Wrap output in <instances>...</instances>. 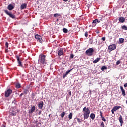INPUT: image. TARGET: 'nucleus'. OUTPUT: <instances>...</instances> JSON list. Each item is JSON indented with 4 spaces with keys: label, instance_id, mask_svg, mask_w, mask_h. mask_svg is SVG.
<instances>
[{
    "label": "nucleus",
    "instance_id": "13",
    "mask_svg": "<svg viewBox=\"0 0 127 127\" xmlns=\"http://www.w3.org/2000/svg\"><path fill=\"white\" fill-rule=\"evenodd\" d=\"M118 20H119V22L123 23V22H125V18H124L123 17H120L119 18Z\"/></svg>",
    "mask_w": 127,
    "mask_h": 127
},
{
    "label": "nucleus",
    "instance_id": "43",
    "mask_svg": "<svg viewBox=\"0 0 127 127\" xmlns=\"http://www.w3.org/2000/svg\"><path fill=\"white\" fill-rule=\"evenodd\" d=\"M100 116L101 117V118H102V117H103V113H102V111H100Z\"/></svg>",
    "mask_w": 127,
    "mask_h": 127
},
{
    "label": "nucleus",
    "instance_id": "22",
    "mask_svg": "<svg viewBox=\"0 0 127 127\" xmlns=\"http://www.w3.org/2000/svg\"><path fill=\"white\" fill-rule=\"evenodd\" d=\"M65 112H64L61 114V116L62 119L64 118V117L65 116Z\"/></svg>",
    "mask_w": 127,
    "mask_h": 127
},
{
    "label": "nucleus",
    "instance_id": "11",
    "mask_svg": "<svg viewBox=\"0 0 127 127\" xmlns=\"http://www.w3.org/2000/svg\"><path fill=\"white\" fill-rule=\"evenodd\" d=\"M43 105H44L43 101H40L38 103V107L39 108V109H42V108H43Z\"/></svg>",
    "mask_w": 127,
    "mask_h": 127
},
{
    "label": "nucleus",
    "instance_id": "12",
    "mask_svg": "<svg viewBox=\"0 0 127 127\" xmlns=\"http://www.w3.org/2000/svg\"><path fill=\"white\" fill-rule=\"evenodd\" d=\"M63 53H64V51L63 49H60L58 51L59 56H61V55H63Z\"/></svg>",
    "mask_w": 127,
    "mask_h": 127
},
{
    "label": "nucleus",
    "instance_id": "25",
    "mask_svg": "<svg viewBox=\"0 0 127 127\" xmlns=\"http://www.w3.org/2000/svg\"><path fill=\"white\" fill-rule=\"evenodd\" d=\"M101 70L102 71H105V70H107V67H106V66H102L101 68Z\"/></svg>",
    "mask_w": 127,
    "mask_h": 127
},
{
    "label": "nucleus",
    "instance_id": "19",
    "mask_svg": "<svg viewBox=\"0 0 127 127\" xmlns=\"http://www.w3.org/2000/svg\"><path fill=\"white\" fill-rule=\"evenodd\" d=\"M99 60H101V58H97L94 61H93V63H97L99 62Z\"/></svg>",
    "mask_w": 127,
    "mask_h": 127
},
{
    "label": "nucleus",
    "instance_id": "42",
    "mask_svg": "<svg viewBox=\"0 0 127 127\" xmlns=\"http://www.w3.org/2000/svg\"><path fill=\"white\" fill-rule=\"evenodd\" d=\"M12 104H14V105L16 104V100H14L12 101Z\"/></svg>",
    "mask_w": 127,
    "mask_h": 127
},
{
    "label": "nucleus",
    "instance_id": "47",
    "mask_svg": "<svg viewBox=\"0 0 127 127\" xmlns=\"http://www.w3.org/2000/svg\"><path fill=\"white\" fill-rule=\"evenodd\" d=\"M115 111L113 109L111 110V112H112V114H114Z\"/></svg>",
    "mask_w": 127,
    "mask_h": 127
},
{
    "label": "nucleus",
    "instance_id": "38",
    "mask_svg": "<svg viewBox=\"0 0 127 127\" xmlns=\"http://www.w3.org/2000/svg\"><path fill=\"white\" fill-rule=\"evenodd\" d=\"M102 120L104 122H106V119H105V117H102Z\"/></svg>",
    "mask_w": 127,
    "mask_h": 127
},
{
    "label": "nucleus",
    "instance_id": "40",
    "mask_svg": "<svg viewBox=\"0 0 127 127\" xmlns=\"http://www.w3.org/2000/svg\"><path fill=\"white\" fill-rule=\"evenodd\" d=\"M120 61H117L116 62V65H119V64H120Z\"/></svg>",
    "mask_w": 127,
    "mask_h": 127
},
{
    "label": "nucleus",
    "instance_id": "9",
    "mask_svg": "<svg viewBox=\"0 0 127 127\" xmlns=\"http://www.w3.org/2000/svg\"><path fill=\"white\" fill-rule=\"evenodd\" d=\"M35 111V106L34 105H31V109L29 110V114H32L34 113V111Z\"/></svg>",
    "mask_w": 127,
    "mask_h": 127
},
{
    "label": "nucleus",
    "instance_id": "17",
    "mask_svg": "<svg viewBox=\"0 0 127 127\" xmlns=\"http://www.w3.org/2000/svg\"><path fill=\"white\" fill-rule=\"evenodd\" d=\"M90 117L92 120H94L95 119V117H96V115L94 113H91Z\"/></svg>",
    "mask_w": 127,
    "mask_h": 127
},
{
    "label": "nucleus",
    "instance_id": "41",
    "mask_svg": "<svg viewBox=\"0 0 127 127\" xmlns=\"http://www.w3.org/2000/svg\"><path fill=\"white\" fill-rule=\"evenodd\" d=\"M120 90L121 91V92L122 91H124L125 90L124 89V88H123V86H120Z\"/></svg>",
    "mask_w": 127,
    "mask_h": 127
},
{
    "label": "nucleus",
    "instance_id": "31",
    "mask_svg": "<svg viewBox=\"0 0 127 127\" xmlns=\"http://www.w3.org/2000/svg\"><path fill=\"white\" fill-rule=\"evenodd\" d=\"M122 92V94L123 96H126V92L125 91V90H123Z\"/></svg>",
    "mask_w": 127,
    "mask_h": 127
},
{
    "label": "nucleus",
    "instance_id": "37",
    "mask_svg": "<svg viewBox=\"0 0 127 127\" xmlns=\"http://www.w3.org/2000/svg\"><path fill=\"white\" fill-rule=\"evenodd\" d=\"M70 58L71 59L74 58V54H70Z\"/></svg>",
    "mask_w": 127,
    "mask_h": 127
},
{
    "label": "nucleus",
    "instance_id": "39",
    "mask_svg": "<svg viewBox=\"0 0 127 127\" xmlns=\"http://www.w3.org/2000/svg\"><path fill=\"white\" fill-rule=\"evenodd\" d=\"M5 46L7 48H8V43L7 42L5 43Z\"/></svg>",
    "mask_w": 127,
    "mask_h": 127
},
{
    "label": "nucleus",
    "instance_id": "55",
    "mask_svg": "<svg viewBox=\"0 0 127 127\" xmlns=\"http://www.w3.org/2000/svg\"><path fill=\"white\" fill-rule=\"evenodd\" d=\"M127 62V61H126Z\"/></svg>",
    "mask_w": 127,
    "mask_h": 127
},
{
    "label": "nucleus",
    "instance_id": "35",
    "mask_svg": "<svg viewBox=\"0 0 127 127\" xmlns=\"http://www.w3.org/2000/svg\"><path fill=\"white\" fill-rule=\"evenodd\" d=\"M68 74H67V73H65L63 75V79H65V78H66V76H67Z\"/></svg>",
    "mask_w": 127,
    "mask_h": 127
},
{
    "label": "nucleus",
    "instance_id": "44",
    "mask_svg": "<svg viewBox=\"0 0 127 127\" xmlns=\"http://www.w3.org/2000/svg\"><path fill=\"white\" fill-rule=\"evenodd\" d=\"M124 87H125V88H127V83H125L124 85Z\"/></svg>",
    "mask_w": 127,
    "mask_h": 127
},
{
    "label": "nucleus",
    "instance_id": "27",
    "mask_svg": "<svg viewBox=\"0 0 127 127\" xmlns=\"http://www.w3.org/2000/svg\"><path fill=\"white\" fill-rule=\"evenodd\" d=\"M122 29H124V30H127V27L125 25H123L122 27Z\"/></svg>",
    "mask_w": 127,
    "mask_h": 127
},
{
    "label": "nucleus",
    "instance_id": "54",
    "mask_svg": "<svg viewBox=\"0 0 127 127\" xmlns=\"http://www.w3.org/2000/svg\"><path fill=\"white\" fill-rule=\"evenodd\" d=\"M126 103L127 104V100H126Z\"/></svg>",
    "mask_w": 127,
    "mask_h": 127
},
{
    "label": "nucleus",
    "instance_id": "10",
    "mask_svg": "<svg viewBox=\"0 0 127 127\" xmlns=\"http://www.w3.org/2000/svg\"><path fill=\"white\" fill-rule=\"evenodd\" d=\"M35 39H37L39 42H42V38L41 37V36L39 35H36L35 36Z\"/></svg>",
    "mask_w": 127,
    "mask_h": 127
},
{
    "label": "nucleus",
    "instance_id": "16",
    "mask_svg": "<svg viewBox=\"0 0 127 127\" xmlns=\"http://www.w3.org/2000/svg\"><path fill=\"white\" fill-rule=\"evenodd\" d=\"M27 6V4L24 3L22 4L21 6H20V8L21 9H24V8H25V7H26Z\"/></svg>",
    "mask_w": 127,
    "mask_h": 127
},
{
    "label": "nucleus",
    "instance_id": "23",
    "mask_svg": "<svg viewBox=\"0 0 127 127\" xmlns=\"http://www.w3.org/2000/svg\"><path fill=\"white\" fill-rule=\"evenodd\" d=\"M119 40V42H120L121 43H123L124 41H125V39H124V38H120Z\"/></svg>",
    "mask_w": 127,
    "mask_h": 127
},
{
    "label": "nucleus",
    "instance_id": "7",
    "mask_svg": "<svg viewBox=\"0 0 127 127\" xmlns=\"http://www.w3.org/2000/svg\"><path fill=\"white\" fill-rule=\"evenodd\" d=\"M116 47H117V46H116L115 44H112L109 46L108 51H109V52H111V51H112V50H115V49H116Z\"/></svg>",
    "mask_w": 127,
    "mask_h": 127
},
{
    "label": "nucleus",
    "instance_id": "51",
    "mask_svg": "<svg viewBox=\"0 0 127 127\" xmlns=\"http://www.w3.org/2000/svg\"><path fill=\"white\" fill-rule=\"evenodd\" d=\"M38 114H39V115H40V114H41V111H39V113H38Z\"/></svg>",
    "mask_w": 127,
    "mask_h": 127
},
{
    "label": "nucleus",
    "instance_id": "50",
    "mask_svg": "<svg viewBox=\"0 0 127 127\" xmlns=\"http://www.w3.org/2000/svg\"><path fill=\"white\" fill-rule=\"evenodd\" d=\"M89 93H90V95H91V94H92V91H91V90H90V91H89Z\"/></svg>",
    "mask_w": 127,
    "mask_h": 127
},
{
    "label": "nucleus",
    "instance_id": "53",
    "mask_svg": "<svg viewBox=\"0 0 127 127\" xmlns=\"http://www.w3.org/2000/svg\"><path fill=\"white\" fill-rule=\"evenodd\" d=\"M5 127L4 125H3V127Z\"/></svg>",
    "mask_w": 127,
    "mask_h": 127
},
{
    "label": "nucleus",
    "instance_id": "15",
    "mask_svg": "<svg viewBox=\"0 0 127 127\" xmlns=\"http://www.w3.org/2000/svg\"><path fill=\"white\" fill-rule=\"evenodd\" d=\"M13 8H14V7H13V6L12 4L8 5V6L7 7V9L9 10H12V9H13Z\"/></svg>",
    "mask_w": 127,
    "mask_h": 127
},
{
    "label": "nucleus",
    "instance_id": "20",
    "mask_svg": "<svg viewBox=\"0 0 127 127\" xmlns=\"http://www.w3.org/2000/svg\"><path fill=\"white\" fill-rule=\"evenodd\" d=\"M68 118L69 120H71L72 118H73V113H70L68 115Z\"/></svg>",
    "mask_w": 127,
    "mask_h": 127
},
{
    "label": "nucleus",
    "instance_id": "30",
    "mask_svg": "<svg viewBox=\"0 0 127 127\" xmlns=\"http://www.w3.org/2000/svg\"><path fill=\"white\" fill-rule=\"evenodd\" d=\"M89 43H90V44H93V39H90Z\"/></svg>",
    "mask_w": 127,
    "mask_h": 127
},
{
    "label": "nucleus",
    "instance_id": "3",
    "mask_svg": "<svg viewBox=\"0 0 127 127\" xmlns=\"http://www.w3.org/2000/svg\"><path fill=\"white\" fill-rule=\"evenodd\" d=\"M18 112L17 109L14 108V107H11L10 109V115L13 117V116H16V113H18Z\"/></svg>",
    "mask_w": 127,
    "mask_h": 127
},
{
    "label": "nucleus",
    "instance_id": "49",
    "mask_svg": "<svg viewBox=\"0 0 127 127\" xmlns=\"http://www.w3.org/2000/svg\"><path fill=\"white\" fill-rule=\"evenodd\" d=\"M63 0L64 1L67 2V1H68V0Z\"/></svg>",
    "mask_w": 127,
    "mask_h": 127
},
{
    "label": "nucleus",
    "instance_id": "48",
    "mask_svg": "<svg viewBox=\"0 0 127 127\" xmlns=\"http://www.w3.org/2000/svg\"><path fill=\"white\" fill-rule=\"evenodd\" d=\"M23 95V93H21L20 95V97H21V96H22Z\"/></svg>",
    "mask_w": 127,
    "mask_h": 127
},
{
    "label": "nucleus",
    "instance_id": "52",
    "mask_svg": "<svg viewBox=\"0 0 127 127\" xmlns=\"http://www.w3.org/2000/svg\"><path fill=\"white\" fill-rule=\"evenodd\" d=\"M71 91H70L69 92V94L71 96Z\"/></svg>",
    "mask_w": 127,
    "mask_h": 127
},
{
    "label": "nucleus",
    "instance_id": "28",
    "mask_svg": "<svg viewBox=\"0 0 127 127\" xmlns=\"http://www.w3.org/2000/svg\"><path fill=\"white\" fill-rule=\"evenodd\" d=\"M21 85L20 83H17L16 84V87H17L18 89H19V88H20Z\"/></svg>",
    "mask_w": 127,
    "mask_h": 127
},
{
    "label": "nucleus",
    "instance_id": "36",
    "mask_svg": "<svg viewBox=\"0 0 127 127\" xmlns=\"http://www.w3.org/2000/svg\"><path fill=\"white\" fill-rule=\"evenodd\" d=\"M101 40H102L103 41H105V40H106V37H102L101 38Z\"/></svg>",
    "mask_w": 127,
    "mask_h": 127
},
{
    "label": "nucleus",
    "instance_id": "1",
    "mask_svg": "<svg viewBox=\"0 0 127 127\" xmlns=\"http://www.w3.org/2000/svg\"><path fill=\"white\" fill-rule=\"evenodd\" d=\"M83 112H84L83 113L84 120L88 119L89 116H90V114L91 113V111L90 110L89 108L84 107L83 108Z\"/></svg>",
    "mask_w": 127,
    "mask_h": 127
},
{
    "label": "nucleus",
    "instance_id": "2",
    "mask_svg": "<svg viewBox=\"0 0 127 127\" xmlns=\"http://www.w3.org/2000/svg\"><path fill=\"white\" fill-rule=\"evenodd\" d=\"M45 57H46V56L42 54L39 55V61L42 64H44V63H45Z\"/></svg>",
    "mask_w": 127,
    "mask_h": 127
},
{
    "label": "nucleus",
    "instance_id": "5",
    "mask_svg": "<svg viewBox=\"0 0 127 127\" xmlns=\"http://www.w3.org/2000/svg\"><path fill=\"white\" fill-rule=\"evenodd\" d=\"M5 13L7 14V15H9L11 18H12L13 19H14L15 18V15H14L13 14L8 12V11L7 10H5L4 11Z\"/></svg>",
    "mask_w": 127,
    "mask_h": 127
},
{
    "label": "nucleus",
    "instance_id": "8",
    "mask_svg": "<svg viewBox=\"0 0 127 127\" xmlns=\"http://www.w3.org/2000/svg\"><path fill=\"white\" fill-rule=\"evenodd\" d=\"M16 59L17 60L18 64H19L18 66L19 67H23V65H22V63H21V61H20V59L19 58V57L18 56H16Z\"/></svg>",
    "mask_w": 127,
    "mask_h": 127
},
{
    "label": "nucleus",
    "instance_id": "46",
    "mask_svg": "<svg viewBox=\"0 0 127 127\" xmlns=\"http://www.w3.org/2000/svg\"><path fill=\"white\" fill-rule=\"evenodd\" d=\"M8 48H6V49H5V52H8Z\"/></svg>",
    "mask_w": 127,
    "mask_h": 127
},
{
    "label": "nucleus",
    "instance_id": "24",
    "mask_svg": "<svg viewBox=\"0 0 127 127\" xmlns=\"http://www.w3.org/2000/svg\"><path fill=\"white\" fill-rule=\"evenodd\" d=\"M63 32L64 33H68V29H66V28H64L63 29Z\"/></svg>",
    "mask_w": 127,
    "mask_h": 127
},
{
    "label": "nucleus",
    "instance_id": "14",
    "mask_svg": "<svg viewBox=\"0 0 127 127\" xmlns=\"http://www.w3.org/2000/svg\"><path fill=\"white\" fill-rule=\"evenodd\" d=\"M119 121L121 124L120 126H122V125H123V118L122 117V115L119 116Z\"/></svg>",
    "mask_w": 127,
    "mask_h": 127
},
{
    "label": "nucleus",
    "instance_id": "26",
    "mask_svg": "<svg viewBox=\"0 0 127 127\" xmlns=\"http://www.w3.org/2000/svg\"><path fill=\"white\" fill-rule=\"evenodd\" d=\"M58 16H60V14H54V17H58Z\"/></svg>",
    "mask_w": 127,
    "mask_h": 127
},
{
    "label": "nucleus",
    "instance_id": "4",
    "mask_svg": "<svg viewBox=\"0 0 127 127\" xmlns=\"http://www.w3.org/2000/svg\"><path fill=\"white\" fill-rule=\"evenodd\" d=\"M86 55L88 56H92L93 55V53H94V49L92 48H90L87 50L85 52Z\"/></svg>",
    "mask_w": 127,
    "mask_h": 127
},
{
    "label": "nucleus",
    "instance_id": "29",
    "mask_svg": "<svg viewBox=\"0 0 127 127\" xmlns=\"http://www.w3.org/2000/svg\"><path fill=\"white\" fill-rule=\"evenodd\" d=\"M77 120L78 123H82V122L84 121V120H82V119H80L79 118H77Z\"/></svg>",
    "mask_w": 127,
    "mask_h": 127
},
{
    "label": "nucleus",
    "instance_id": "18",
    "mask_svg": "<svg viewBox=\"0 0 127 127\" xmlns=\"http://www.w3.org/2000/svg\"><path fill=\"white\" fill-rule=\"evenodd\" d=\"M120 108H121V106H115L112 109L114 110L115 112H116V111H117V110H119Z\"/></svg>",
    "mask_w": 127,
    "mask_h": 127
},
{
    "label": "nucleus",
    "instance_id": "21",
    "mask_svg": "<svg viewBox=\"0 0 127 127\" xmlns=\"http://www.w3.org/2000/svg\"><path fill=\"white\" fill-rule=\"evenodd\" d=\"M23 92L25 95H27V93H28V89H25Z\"/></svg>",
    "mask_w": 127,
    "mask_h": 127
},
{
    "label": "nucleus",
    "instance_id": "6",
    "mask_svg": "<svg viewBox=\"0 0 127 127\" xmlns=\"http://www.w3.org/2000/svg\"><path fill=\"white\" fill-rule=\"evenodd\" d=\"M12 93V90L9 89L5 92V97H8Z\"/></svg>",
    "mask_w": 127,
    "mask_h": 127
},
{
    "label": "nucleus",
    "instance_id": "33",
    "mask_svg": "<svg viewBox=\"0 0 127 127\" xmlns=\"http://www.w3.org/2000/svg\"><path fill=\"white\" fill-rule=\"evenodd\" d=\"M97 22H98V19H95L93 21L92 23H97Z\"/></svg>",
    "mask_w": 127,
    "mask_h": 127
},
{
    "label": "nucleus",
    "instance_id": "34",
    "mask_svg": "<svg viewBox=\"0 0 127 127\" xmlns=\"http://www.w3.org/2000/svg\"><path fill=\"white\" fill-rule=\"evenodd\" d=\"M72 70H73V69L68 70L67 71H66V74L68 75V74H69V73H70V72H71Z\"/></svg>",
    "mask_w": 127,
    "mask_h": 127
},
{
    "label": "nucleus",
    "instance_id": "45",
    "mask_svg": "<svg viewBox=\"0 0 127 127\" xmlns=\"http://www.w3.org/2000/svg\"><path fill=\"white\" fill-rule=\"evenodd\" d=\"M85 36L86 37H87V36H88V33H87V32H86L85 33Z\"/></svg>",
    "mask_w": 127,
    "mask_h": 127
},
{
    "label": "nucleus",
    "instance_id": "32",
    "mask_svg": "<svg viewBox=\"0 0 127 127\" xmlns=\"http://www.w3.org/2000/svg\"><path fill=\"white\" fill-rule=\"evenodd\" d=\"M100 126H101V127H105V124H104V122H101V123L100 124Z\"/></svg>",
    "mask_w": 127,
    "mask_h": 127
}]
</instances>
